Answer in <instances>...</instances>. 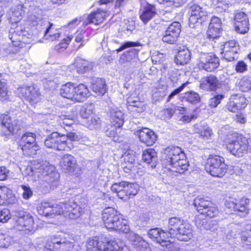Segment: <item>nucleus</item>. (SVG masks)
Returning <instances> with one entry per match:
<instances>
[{
    "instance_id": "f257e3e1",
    "label": "nucleus",
    "mask_w": 251,
    "mask_h": 251,
    "mask_svg": "<svg viewBox=\"0 0 251 251\" xmlns=\"http://www.w3.org/2000/svg\"><path fill=\"white\" fill-rule=\"evenodd\" d=\"M69 200L67 202L52 204L49 202H43L37 208L39 214L47 217L53 218L56 215L63 214L65 217L72 219L80 217L83 213L85 204Z\"/></svg>"
},
{
    "instance_id": "f03ea898",
    "label": "nucleus",
    "mask_w": 251,
    "mask_h": 251,
    "mask_svg": "<svg viewBox=\"0 0 251 251\" xmlns=\"http://www.w3.org/2000/svg\"><path fill=\"white\" fill-rule=\"evenodd\" d=\"M165 159L163 165L168 170L183 174L189 166L185 153L178 147L172 146L164 151Z\"/></svg>"
},
{
    "instance_id": "7ed1b4c3",
    "label": "nucleus",
    "mask_w": 251,
    "mask_h": 251,
    "mask_svg": "<svg viewBox=\"0 0 251 251\" xmlns=\"http://www.w3.org/2000/svg\"><path fill=\"white\" fill-rule=\"evenodd\" d=\"M43 13L42 10L38 7L31 8L27 16L29 22L34 26H40L45 29L44 37L46 39L50 41L58 40L60 33L57 30L55 32L53 31V24L43 17Z\"/></svg>"
},
{
    "instance_id": "20e7f679",
    "label": "nucleus",
    "mask_w": 251,
    "mask_h": 251,
    "mask_svg": "<svg viewBox=\"0 0 251 251\" xmlns=\"http://www.w3.org/2000/svg\"><path fill=\"white\" fill-rule=\"evenodd\" d=\"M102 219L107 228L125 233L129 231L126 221L122 218L121 214L113 208H105L102 213Z\"/></svg>"
},
{
    "instance_id": "39448f33",
    "label": "nucleus",
    "mask_w": 251,
    "mask_h": 251,
    "mask_svg": "<svg viewBox=\"0 0 251 251\" xmlns=\"http://www.w3.org/2000/svg\"><path fill=\"white\" fill-rule=\"evenodd\" d=\"M45 248L50 251H79L80 249L78 244L69 240L63 234L50 236Z\"/></svg>"
},
{
    "instance_id": "423d86ee",
    "label": "nucleus",
    "mask_w": 251,
    "mask_h": 251,
    "mask_svg": "<svg viewBox=\"0 0 251 251\" xmlns=\"http://www.w3.org/2000/svg\"><path fill=\"white\" fill-rule=\"evenodd\" d=\"M87 251H122L123 248L115 241H108L104 237L89 239L87 245Z\"/></svg>"
},
{
    "instance_id": "0eeeda50",
    "label": "nucleus",
    "mask_w": 251,
    "mask_h": 251,
    "mask_svg": "<svg viewBox=\"0 0 251 251\" xmlns=\"http://www.w3.org/2000/svg\"><path fill=\"white\" fill-rule=\"evenodd\" d=\"M30 172L28 174L29 176H37L38 177H42L48 183H54L55 185L59 178V175L55 171L54 167L47 162L37 168L30 167Z\"/></svg>"
},
{
    "instance_id": "6e6552de",
    "label": "nucleus",
    "mask_w": 251,
    "mask_h": 251,
    "mask_svg": "<svg viewBox=\"0 0 251 251\" xmlns=\"http://www.w3.org/2000/svg\"><path fill=\"white\" fill-rule=\"evenodd\" d=\"M205 169L211 176L222 177L226 174L227 166L225 163V159L223 157L211 155L207 159Z\"/></svg>"
},
{
    "instance_id": "1a4fd4ad",
    "label": "nucleus",
    "mask_w": 251,
    "mask_h": 251,
    "mask_svg": "<svg viewBox=\"0 0 251 251\" xmlns=\"http://www.w3.org/2000/svg\"><path fill=\"white\" fill-rule=\"evenodd\" d=\"M67 140L68 137L65 135L54 132L47 137L44 144L48 148L57 151H68L72 149V146L69 144Z\"/></svg>"
},
{
    "instance_id": "9d476101",
    "label": "nucleus",
    "mask_w": 251,
    "mask_h": 251,
    "mask_svg": "<svg viewBox=\"0 0 251 251\" xmlns=\"http://www.w3.org/2000/svg\"><path fill=\"white\" fill-rule=\"evenodd\" d=\"M193 204L199 213L209 218L216 217L219 213L217 207L207 199L197 197Z\"/></svg>"
},
{
    "instance_id": "9b49d317",
    "label": "nucleus",
    "mask_w": 251,
    "mask_h": 251,
    "mask_svg": "<svg viewBox=\"0 0 251 251\" xmlns=\"http://www.w3.org/2000/svg\"><path fill=\"white\" fill-rule=\"evenodd\" d=\"M13 219L15 226L20 230H33L34 221L33 218L22 208H18L13 211Z\"/></svg>"
},
{
    "instance_id": "f8f14e48",
    "label": "nucleus",
    "mask_w": 251,
    "mask_h": 251,
    "mask_svg": "<svg viewBox=\"0 0 251 251\" xmlns=\"http://www.w3.org/2000/svg\"><path fill=\"white\" fill-rule=\"evenodd\" d=\"M17 94L20 97L28 101L31 105L40 102L42 100L39 89L35 85H22L18 88Z\"/></svg>"
},
{
    "instance_id": "ddd939ff",
    "label": "nucleus",
    "mask_w": 251,
    "mask_h": 251,
    "mask_svg": "<svg viewBox=\"0 0 251 251\" xmlns=\"http://www.w3.org/2000/svg\"><path fill=\"white\" fill-rule=\"evenodd\" d=\"M148 235L152 241L160 244L165 251H172L174 248V244L167 240L169 237L165 230L159 228H152L149 230Z\"/></svg>"
},
{
    "instance_id": "4468645a",
    "label": "nucleus",
    "mask_w": 251,
    "mask_h": 251,
    "mask_svg": "<svg viewBox=\"0 0 251 251\" xmlns=\"http://www.w3.org/2000/svg\"><path fill=\"white\" fill-rule=\"evenodd\" d=\"M1 134L9 135L11 133L17 132L21 128V122L12 118L9 114L1 115Z\"/></svg>"
},
{
    "instance_id": "2eb2a0df",
    "label": "nucleus",
    "mask_w": 251,
    "mask_h": 251,
    "mask_svg": "<svg viewBox=\"0 0 251 251\" xmlns=\"http://www.w3.org/2000/svg\"><path fill=\"white\" fill-rule=\"evenodd\" d=\"M15 26L13 25L9 29L8 37L14 46L22 48L23 44L28 41V37L27 35L29 34L22 26Z\"/></svg>"
},
{
    "instance_id": "dca6fc26",
    "label": "nucleus",
    "mask_w": 251,
    "mask_h": 251,
    "mask_svg": "<svg viewBox=\"0 0 251 251\" xmlns=\"http://www.w3.org/2000/svg\"><path fill=\"white\" fill-rule=\"evenodd\" d=\"M198 66L200 69L211 72L219 66V59L215 55L209 53H200Z\"/></svg>"
},
{
    "instance_id": "f3484780",
    "label": "nucleus",
    "mask_w": 251,
    "mask_h": 251,
    "mask_svg": "<svg viewBox=\"0 0 251 251\" xmlns=\"http://www.w3.org/2000/svg\"><path fill=\"white\" fill-rule=\"evenodd\" d=\"M20 145L22 150L29 155L36 154V151L39 149L36 144V135L32 132H26L22 135Z\"/></svg>"
},
{
    "instance_id": "a211bd4d",
    "label": "nucleus",
    "mask_w": 251,
    "mask_h": 251,
    "mask_svg": "<svg viewBox=\"0 0 251 251\" xmlns=\"http://www.w3.org/2000/svg\"><path fill=\"white\" fill-rule=\"evenodd\" d=\"M239 51L238 42L234 40H231L225 43L221 53L225 59L228 61H232L237 59Z\"/></svg>"
},
{
    "instance_id": "6ab92c4d",
    "label": "nucleus",
    "mask_w": 251,
    "mask_h": 251,
    "mask_svg": "<svg viewBox=\"0 0 251 251\" xmlns=\"http://www.w3.org/2000/svg\"><path fill=\"white\" fill-rule=\"evenodd\" d=\"M246 143H248L247 138L243 136H239L236 140L227 145V149L233 155L238 157L243 156L247 153L248 148Z\"/></svg>"
},
{
    "instance_id": "aec40b11",
    "label": "nucleus",
    "mask_w": 251,
    "mask_h": 251,
    "mask_svg": "<svg viewBox=\"0 0 251 251\" xmlns=\"http://www.w3.org/2000/svg\"><path fill=\"white\" fill-rule=\"evenodd\" d=\"M189 11L190 17L189 18L190 25H194L195 24L200 23L206 20L207 12L199 5L191 2L190 3Z\"/></svg>"
},
{
    "instance_id": "412c9836",
    "label": "nucleus",
    "mask_w": 251,
    "mask_h": 251,
    "mask_svg": "<svg viewBox=\"0 0 251 251\" xmlns=\"http://www.w3.org/2000/svg\"><path fill=\"white\" fill-rule=\"evenodd\" d=\"M249 21L247 15L244 12L237 13L234 18L235 30L241 34H245L249 30Z\"/></svg>"
},
{
    "instance_id": "4be33fe9",
    "label": "nucleus",
    "mask_w": 251,
    "mask_h": 251,
    "mask_svg": "<svg viewBox=\"0 0 251 251\" xmlns=\"http://www.w3.org/2000/svg\"><path fill=\"white\" fill-rule=\"evenodd\" d=\"M128 233V240L137 251H151L148 243L142 237L133 232Z\"/></svg>"
},
{
    "instance_id": "5701e85b",
    "label": "nucleus",
    "mask_w": 251,
    "mask_h": 251,
    "mask_svg": "<svg viewBox=\"0 0 251 251\" xmlns=\"http://www.w3.org/2000/svg\"><path fill=\"white\" fill-rule=\"evenodd\" d=\"M140 141L147 146H152L156 140L157 136L154 132L149 128H143L136 131Z\"/></svg>"
},
{
    "instance_id": "b1692460",
    "label": "nucleus",
    "mask_w": 251,
    "mask_h": 251,
    "mask_svg": "<svg viewBox=\"0 0 251 251\" xmlns=\"http://www.w3.org/2000/svg\"><path fill=\"white\" fill-rule=\"evenodd\" d=\"M184 222V220L180 218L175 217L170 218L168 221V229H165L169 238H175Z\"/></svg>"
},
{
    "instance_id": "393cba45",
    "label": "nucleus",
    "mask_w": 251,
    "mask_h": 251,
    "mask_svg": "<svg viewBox=\"0 0 251 251\" xmlns=\"http://www.w3.org/2000/svg\"><path fill=\"white\" fill-rule=\"evenodd\" d=\"M107 15V11L98 9L88 15L86 20L83 21V24L84 26L87 25L89 24L99 25L104 21Z\"/></svg>"
},
{
    "instance_id": "a878e982",
    "label": "nucleus",
    "mask_w": 251,
    "mask_h": 251,
    "mask_svg": "<svg viewBox=\"0 0 251 251\" xmlns=\"http://www.w3.org/2000/svg\"><path fill=\"white\" fill-rule=\"evenodd\" d=\"M109 116L111 124L117 127H121L124 124V114L118 107H110L109 110Z\"/></svg>"
},
{
    "instance_id": "bb28decb",
    "label": "nucleus",
    "mask_w": 251,
    "mask_h": 251,
    "mask_svg": "<svg viewBox=\"0 0 251 251\" xmlns=\"http://www.w3.org/2000/svg\"><path fill=\"white\" fill-rule=\"evenodd\" d=\"M157 14V9L154 5L147 3L142 10H140V19L146 25Z\"/></svg>"
},
{
    "instance_id": "cd10ccee",
    "label": "nucleus",
    "mask_w": 251,
    "mask_h": 251,
    "mask_svg": "<svg viewBox=\"0 0 251 251\" xmlns=\"http://www.w3.org/2000/svg\"><path fill=\"white\" fill-rule=\"evenodd\" d=\"M219 84L218 78L215 75H210L202 78L200 87L202 90L212 91L216 90Z\"/></svg>"
},
{
    "instance_id": "c85d7f7f",
    "label": "nucleus",
    "mask_w": 251,
    "mask_h": 251,
    "mask_svg": "<svg viewBox=\"0 0 251 251\" xmlns=\"http://www.w3.org/2000/svg\"><path fill=\"white\" fill-rule=\"evenodd\" d=\"M60 164L62 170L67 173H73L77 165L75 158L69 154H65L62 157Z\"/></svg>"
},
{
    "instance_id": "c756f323",
    "label": "nucleus",
    "mask_w": 251,
    "mask_h": 251,
    "mask_svg": "<svg viewBox=\"0 0 251 251\" xmlns=\"http://www.w3.org/2000/svg\"><path fill=\"white\" fill-rule=\"evenodd\" d=\"M175 238L182 241H188L193 237L192 229L190 225L184 222L178 231Z\"/></svg>"
},
{
    "instance_id": "7c9ffc66",
    "label": "nucleus",
    "mask_w": 251,
    "mask_h": 251,
    "mask_svg": "<svg viewBox=\"0 0 251 251\" xmlns=\"http://www.w3.org/2000/svg\"><path fill=\"white\" fill-rule=\"evenodd\" d=\"M91 88L98 96H103L107 90L104 80L100 78L93 79Z\"/></svg>"
},
{
    "instance_id": "2f4dec72",
    "label": "nucleus",
    "mask_w": 251,
    "mask_h": 251,
    "mask_svg": "<svg viewBox=\"0 0 251 251\" xmlns=\"http://www.w3.org/2000/svg\"><path fill=\"white\" fill-rule=\"evenodd\" d=\"M191 53L186 47L179 48L177 55H176L175 62L177 64L184 65L189 62L190 60Z\"/></svg>"
},
{
    "instance_id": "473e14b6",
    "label": "nucleus",
    "mask_w": 251,
    "mask_h": 251,
    "mask_svg": "<svg viewBox=\"0 0 251 251\" xmlns=\"http://www.w3.org/2000/svg\"><path fill=\"white\" fill-rule=\"evenodd\" d=\"M137 192V184L128 182L124 190L119 193V198L126 201L129 199L131 196L136 195Z\"/></svg>"
},
{
    "instance_id": "72a5a7b5",
    "label": "nucleus",
    "mask_w": 251,
    "mask_h": 251,
    "mask_svg": "<svg viewBox=\"0 0 251 251\" xmlns=\"http://www.w3.org/2000/svg\"><path fill=\"white\" fill-rule=\"evenodd\" d=\"M143 160L151 168H154L157 165V153L151 149L145 151L143 153Z\"/></svg>"
},
{
    "instance_id": "f704fd0d",
    "label": "nucleus",
    "mask_w": 251,
    "mask_h": 251,
    "mask_svg": "<svg viewBox=\"0 0 251 251\" xmlns=\"http://www.w3.org/2000/svg\"><path fill=\"white\" fill-rule=\"evenodd\" d=\"M75 84L67 83L63 85L60 89V94L64 98L75 101Z\"/></svg>"
},
{
    "instance_id": "c9c22d12",
    "label": "nucleus",
    "mask_w": 251,
    "mask_h": 251,
    "mask_svg": "<svg viewBox=\"0 0 251 251\" xmlns=\"http://www.w3.org/2000/svg\"><path fill=\"white\" fill-rule=\"evenodd\" d=\"M24 8V6L22 4H18L11 8L9 13L10 20L16 24L18 23L25 13Z\"/></svg>"
},
{
    "instance_id": "e433bc0d",
    "label": "nucleus",
    "mask_w": 251,
    "mask_h": 251,
    "mask_svg": "<svg viewBox=\"0 0 251 251\" xmlns=\"http://www.w3.org/2000/svg\"><path fill=\"white\" fill-rule=\"evenodd\" d=\"M74 65L78 74H83L91 70L93 68L91 63L81 58H77L75 60Z\"/></svg>"
},
{
    "instance_id": "4c0bfd02",
    "label": "nucleus",
    "mask_w": 251,
    "mask_h": 251,
    "mask_svg": "<svg viewBox=\"0 0 251 251\" xmlns=\"http://www.w3.org/2000/svg\"><path fill=\"white\" fill-rule=\"evenodd\" d=\"M75 101H83L89 95V90L83 84L75 85Z\"/></svg>"
},
{
    "instance_id": "58836bf2",
    "label": "nucleus",
    "mask_w": 251,
    "mask_h": 251,
    "mask_svg": "<svg viewBox=\"0 0 251 251\" xmlns=\"http://www.w3.org/2000/svg\"><path fill=\"white\" fill-rule=\"evenodd\" d=\"M139 51V50L136 49H131L127 51H125L120 58V63L124 64L135 59Z\"/></svg>"
},
{
    "instance_id": "ea45409f",
    "label": "nucleus",
    "mask_w": 251,
    "mask_h": 251,
    "mask_svg": "<svg viewBox=\"0 0 251 251\" xmlns=\"http://www.w3.org/2000/svg\"><path fill=\"white\" fill-rule=\"evenodd\" d=\"M183 99L192 104H196L200 101L199 94L194 91H190L184 94Z\"/></svg>"
},
{
    "instance_id": "a19ab883",
    "label": "nucleus",
    "mask_w": 251,
    "mask_h": 251,
    "mask_svg": "<svg viewBox=\"0 0 251 251\" xmlns=\"http://www.w3.org/2000/svg\"><path fill=\"white\" fill-rule=\"evenodd\" d=\"M250 200L247 198H242L236 202V211L245 214L248 213Z\"/></svg>"
},
{
    "instance_id": "79ce46f5",
    "label": "nucleus",
    "mask_w": 251,
    "mask_h": 251,
    "mask_svg": "<svg viewBox=\"0 0 251 251\" xmlns=\"http://www.w3.org/2000/svg\"><path fill=\"white\" fill-rule=\"evenodd\" d=\"M240 89L243 92H248L251 89V77L247 76L243 77L238 82Z\"/></svg>"
},
{
    "instance_id": "37998d69",
    "label": "nucleus",
    "mask_w": 251,
    "mask_h": 251,
    "mask_svg": "<svg viewBox=\"0 0 251 251\" xmlns=\"http://www.w3.org/2000/svg\"><path fill=\"white\" fill-rule=\"evenodd\" d=\"M203 215H198L195 218V223L197 226L201 229H208L210 225L208 224L207 220L203 218Z\"/></svg>"
},
{
    "instance_id": "c03bdc74",
    "label": "nucleus",
    "mask_w": 251,
    "mask_h": 251,
    "mask_svg": "<svg viewBox=\"0 0 251 251\" xmlns=\"http://www.w3.org/2000/svg\"><path fill=\"white\" fill-rule=\"evenodd\" d=\"M13 243V240L10 236L4 234H0V247L7 248Z\"/></svg>"
},
{
    "instance_id": "a18cd8bd",
    "label": "nucleus",
    "mask_w": 251,
    "mask_h": 251,
    "mask_svg": "<svg viewBox=\"0 0 251 251\" xmlns=\"http://www.w3.org/2000/svg\"><path fill=\"white\" fill-rule=\"evenodd\" d=\"M178 38V36L168 32V30L166 29L165 34L162 37V41L170 44H174L177 41Z\"/></svg>"
},
{
    "instance_id": "49530a36",
    "label": "nucleus",
    "mask_w": 251,
    "mask_h": 251,
    "mask_svg": "<svg viewBox=\"0 0 251 251\" xmlns=\"http://www.w3.org/2000/svg\"><path fill=\"white\" fill-rule=\"evenodd\" d=\"M167 30H168V32L179 37L181 32V25L177 22H173L169 25Z\"/></svg>"
},
{
    "instance_id": "de8ad7c7",
    "label": "nucleus",
    "mask_w": 251,
    "mask_h": 251,
    "mask_svg": "<svg viewBox=\"0 0 251 251\" xmlns=\"http://www.w3.org/2000/svg\"><path fill=\"white\" fill-rule=\"evenodd\" d=\"M236 100L232 99V96L229 99V101L227 102L226 106V108L230 112H236L239 110H240V106L236 102Z\"/></svg>"
},
{
    "instance_id": "09e8293b",
    "label": "nucleus",
    "mask_w": 251,
    "mask_h": 251,
    "mask_svg": "<svg viewBox=\"0 0 251 251\" xmlns=\"http://www.w3.org/2000/svg\"><path fill=\"white\" fill-rule=\"evenodd\" d=\"M221 29L216 30L215 28L208 27L206 32L207 38L210 40H214L220 37V33Z\"/></svg>"
},
{
    "instance_id": "8fccbe9b",
    "label": "nucleus",
    "mask_w": 251,
    "mask_h": 251,
    "mask_svg": "<svg viewBox=\"0 0 251 251\" xmlns=\"http://www.w3.org/2000/svg\"><path fill=\"white\" fill-rule=\"evenodd\" d=\"M93 113V106L90 104L86 107H82L80 111L81 117L84 119H89Z\"/></svg>"
},
{
    "instance_id": "3c124183",
    "label": "nucleus",
    "mask_w": 251,
    "mask_h": 251,
    "mask_svg": "<svg viewBox=\"0 0 251 251\" xmlns=\"http://www.w3.org/2000/svg\"><path fill=\"white\" fill-rule=\"evenodd\" d=\"M225 98L224 95L218 94L211 98L208 102L209 106L212 108L216 107L221 103V100Z\"/></svg>"
},
{
    "instance_id": "603ef678",
    "label": "nucleus",
    "mask_w": 251,
    "mask_h": 251,
    "mask_svg": "<svg viewBox=\"0 0 251 251\" xmlns=\"http://www.w3.org/2000/svg\"><path fill=\"white\" fill-rule=\"evenodd\" d=\"M127 183L128 182L126 181L114 183L111 186V189L112 192L116 193L119 197V193L124 190Z\"/></svg>"
},
{
    "instance_id": "864d4df0",
    "label": "nucleus",
    "mask_w": 251,
    "mask_h": 251,
    "mask_svg": "<svg viewBox=\"0 0 251 251\" xmlns=\"http://www.w3.org/2000/svg\"><path fill=\"white\" fill-rule=\"evenodd\" d=\"M90 119H88L87 121V125L88 127L90 129L96 128L99 127L100 124V120L97 116L90 117Z\"/></svg>"
},
{
    "instance_id": "5fc2aeb1",
    "label": "nucleus",
    "mask_w": 251,
    "mask_h": 251,
    "mask_svg": "<svg viewBox=\"0 0 251 251\" xmlns=\"http://www.w3.org/2000/svg\"><path fill=\"white\" fill-rule=\"evenodd\" d=\"M20 187L23 190L22 197L24 199L28 200L32 196L33 192L28 185H22Z\"/></svg>"
},
{
    "instance_id": "6e6d98bb",
    "label": "nucleus",
    "mask_w": 251,
    "mask_h": 251,
    "mask_svg": "<svg viewBox=\"0 0 251 251\" xmlns=\"http://www.w3.org/2000/svg\"><path fill=\"white\" fill-rule=\"evenodd\" d=\"M7 93L6 83L0 79V100H6L8 97Z\"/></svg>"
},
{
    "instance_id": "4d7b16f0",
    "label": "nucleus",
    "mask_w": 251,
    "mask_h": 251,
    "mask_svg": "<svg viewBox=\"0 0 251 251\" xmlns=\"http://www.w3.org/2000/svg\"><path fill=\"white\" fill-rule=\"evenodd\" d=\"M140 45L138 42H134L131 41H128L123 43L119 48L117 49L116 51L117 52H119L128 48L138 47Z\"/></svg>"
},
{
    "instance_id": "13d9d810",
    "label": "nucleus",
    "mask_w": 251,
    "mask_h": 251,
    "mask_svg": "<svg viewBox=\"0 0 251 251\" xmlns=\"http://www.w3.org/2000/svg\"><path fill=\"white\" fill-rule=\"evenodd\" d=\"M198 133L201 137L206 139H208L212 134L211 129L206 126H203L201 130L199 131Z\"/></svg>"
},
{
    "instance_id": "bf43d9fd",
    "label": "nucleus",
    "mask_w": 251,
    "mask_h": 251,
    "mask_svg": "<svg viewBox=\"0 0 251 251\" xmlns=\"http://www.w3.org/2000/svg\"><path fill=\"white\" fill-rule=\"evenodd\" d=\"M248 225L246 226V230L241 233V238L243 241L251 242V228H248Z\"/></svg>"
},
{
    "instance_id": "052dcab7",
    "label": "nucleus",
    "mask_w": 251,
    "mask_h": 251,
    "mask_svg": "<svg viewBox=\"0 0 251 251\" xmlns=\"http://www.w3.org/2000/svg\"><path fill=\"white\" fill-rule=\"evenodd\" d=\"M208 27L215 28L217 30L222 29L221 19L217 17L212 18Z\"/></svg>"
},
{
    "instance_id": "680f3d73",
    "label": "nucleus",
    "mask_w": 251,
    "mask_h": 251,
    "mask_svg": "<svg viewBox=\"0 0 251 251\" xmlns=\"http://www.w3.org/2000/svg\"><path fill=\"white\" fill-rule=\"evenodd\" d=\"M10 218V211L9 209L4 208L0 210V222H6Z\"/></svg>"
},
{
    "instance_id": "e2e57ef3",
    "label": "nucleus",
    "mask_w": 251,
    "mask_h": 251,
    "mask_svg": "<svg viewBox=\"0 0 251 251\" xmlns=\"http://www.w3.org/2000/svg\"><path fill=\"white\" fill-rule=\"evenodd\" d=\"M143 102L141 101H133V99L131 97L128 98L127 100V105L129 110L134 109L140 105L142 104Z\"/></svg>"
},
{
    "instance_id": "0e129e2a",
    "label": "nucleus",
    "mask_w": 251,
    "mask_h": 251,
    "mask_svg": "<svg viewBox=\"0 0 251 251\" xmlns=\"http://www.w3.org/2000/svg\"><path fill=\"white\" fill-rule=\"evenodd\" d=\"M189 83V82L187 81L182 84L180 86L174 90L168 96L167 101H170V100L173 98L175 96L177 95L180 92H181Z\"/></svg>"
},
{
    "instance_id": "69168bd1",
    "label": "nucleus",
    "mask_w": 251,
    "mask_h": 251,
    "mask_svg": "<svg viewBox=\"0 0 251 251\" xmlns=\"http://www.w3.org/2000/svg\"><path fill=\"white\" fill-rule=\"evenodd\" d=\"M135 162H123L122 163V167L125 172L126 173H130L131 172L135 170Z\"/></svg>"
},
{
    "instance_id": "338daca9",
    "label": "nucleus",
    "mask_w": 251,
    "mask_h": 251,
    "mask_svg": "<svg viewBox=\"0 0 251 251\" xmlns=\"http://www.w3.org/2000/svg\"><path fill=\"white\" fill-rule=\"evenodd\" d=\"M8 192V189L5 187H0V205L5 203L7 199V194Z\"/></svg>"
},
{
    "instance_id": "774afa93",
    "label": "nucleus",
    "mask_w": 251,
    "mask_h": 251,
    "mask_svg": "<svg viewBox=\"0 0 251 251\" xmlns=\"http://www.w3.org/2000/svg\"><path fill=\"white\" fill-rule=\"evenodd\" d=\"M247 65L243 61L237 62L235 66V71L237 73H243L247 70Z\"/></svg>"
}]
</instances>
